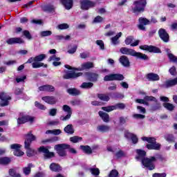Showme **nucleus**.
<instances>
[{"label":"nucleus","mask_w":177,"mask_h":177,"mask_svg":"<svg viewBox=\"0 0 177 177\" xmlns=\"http://www.w3.org/2000/svg\"><path fill=\"white\" fill-rule=\"evenodd\" d=\"M40 35L42 37H49V36L52 35V31H50V30L41 31L40 32Z\"/></svg>","instance_id":"603ef678"},{"label":"nucleus","mask_w":177,"mask_h":177,"mask_svg":"<svg viewBox=\"0 0 177 177\" xmlns=\"http://www.w3.org/2000/svg\"><path fill=\"white\" fill-rule=\"evenodd\" d=\"M95 65L93 62H87L82 64L81 66L76 68L77 71H84V70H91V68H93Z\"/></svg>","instance_id":"dca6fc26"},{"label":"nucleus","mask_w":177,"mask_h":177,"mask_svg":"<svg viewBox=\"0 0 177 177\" xmlns=\"http://www.w3.org/2000/svg\"><path fill=\"white\" fill-rule=\"evenodd\" d=\"M145 102H157V99L153 96H145L144 97Z\"/></svg>","instance_id":"5fc2aeb1"},{"label":"nucleus","mask_w":177,"mask_h":177,"mask_svg":"<svg viewBox=\"0 0 177 177\" xmlns=\"http://www.w3.org/2000/svg\"><path fill=\"white\" fill-rule=\"evenodd\" d=\"M164 138L165 139V140H167V142H169V143H173L174 142H175V137H174V135L172 134L166 133L164 136Z\"/></svg>","instance_id":"c9c22d12"},{"label":"nucleus","mask_w":177,"mask_h":177,"mask_svg":"<svg viewBox=\"0 0 177 177\" xmlns=\"http://www.w3.org/2000/svg\"><path fill=\"white\" fill-rule=\"evenodd\" d=\"M41 99L44 100V102H46V103H48V104H56L57 102V100L53 96H45Z\"/></svg>","instance_id":"412c9836"},{"label":"nucleus","mask_w":177,"mask_h":177,"mask_svg":"<svg viewBox=\"0 0 177 177\" xmlns=\"http://www.w3.org/2000/svg\"><path fill=\"white\" fill-rule=\"evenodd\" d=\"M34 122V118L29 115H24L23 113L19 114V117L17 119L18 125H21V124H26V122Z\"/></svg>","instance_id":"1a4fd4ad"},{"label":"nucleus","mask_w":177,"mask_h":177,"mask_svg":"<svg viewBox=\"0 0 177 177\" xmlns=\"http://www.w3.org/2000/svg\"><path fill=\"white\" fill-rule=\"evenodd\" d=\"M48 62H52L53 60L54 62H59L60 60V57H56V55H53L48 58Z\"/></svg>","instance_id":"69168bd1"},{"label":"nucleus","mask_w":177,"mask_h":177,"mask_svg":"<svg viewBox=\"0 0 177 177\" xmlns=\"http://www.w3.org/2000/svg\"><path fill=\"white\" fill-rule=\"evenodd\" d=\"M167 56H168L170 62H172L173 63H177V57L174 55V54L168 53Z\"/></svg>","instance_id":"09e8293b"},{"label":"nucleus","mask_w":177,"mask_h":177,"mask_svg":"<svg viewBox=\"0 0 177 177\" xmlns=\"http://www.w3.org/2000/svg\"><path fill=\"white\" fill-rule=\"evenodd\" d=\"M89 171L94 176H99V174H100V170L97 168H90Z\"/></svg>","instance_id":"a18cd8bd"},{"label":"nucleus","mask_w":177,"mask_h":177,"mask_svg":"<svg viewBox=\"0 0 177 177\" xmlns=\"http://www.w3.org/2000/svg\"><path fill=\"white\" fill-rule=\"evenodd\" d=\"M25 136L24 148L26 150L27 156L33 157L37 153L35 152V150L31 148V143L37 140V137L31 133V131L26 134Z\"/></svg>","instance_id":"f257e3e1"},{"label":"nucleus","mask_w":177,"mask_h":177,"mask_svg":"<svg viewBox=\"0 0 177 177\" xmlns=\"http://www.w3.org/2000/svg\"><path fill=\"white\" fill-rule=\"evenodd\" d=\"M114 106L115 107V110H117V109H120V110H124V109H125V104L124 103H118Z\"/></svg>","instance_id":"13d9d810"},{"label":"nucleus","mask_w":177,"mask_h":177,"mask_svg":"<svg viewBox=\"0 0 177 177\" xmlns=\"http://www.w3.org/2000/svg\"><path fill=\"white\" fill-rule=\"evenodd\" d=\"M142 140L148 142V143H150V145H151L153 143H156V139L155 138L142 137Z\"/></svg>","instance_id":"c03bdc74"},{"label":"nucleus","mask_w":177,"mask_h":177,"mask_svg":"<svg viewBox=\"0 0 177 177\" xmlns=\"http://www.w3.org/2000/svg\"><path fill=\"white\" fill-rule=\"evenodd\" d=\"M146 78L148 81H160V76L157 73H150L146 75Z\"/></svg>","instance_id":"aec40b11"},{"label":"nucleus","mask_w":177,"mask_h":177,"mask_svg":"<svg viewBox=\"0 0 177 177\" xmlns=\"http://www.w3.org/2000/svg\"><path fill=\"white\" fill-rule=\"evenodd\" d=\"M120 52L122 53V55H129L130 56H133L135 53V50L132 48H128L126 47H122L120 49Z\"/></svg>","instance_id":"4be33fe9"},{"label":"nucleus","mask_w":177,"mask_h":177,"mask_svg":"<svg viewBox=\"0 0 177 177\" xmlns=\"http://www.w3.org/2000/svg\"><path fill=\"white\" fill-rule=\"evenodd\" d=\"M50 169L53 172H60L62 171V167L57 163H51L50 165Z\"/></svg>","instance_id":"7c9ffc66"},{"label":"nucleus","mask_w":177,"mask_h":177,"mask_svg":"<svg viewBox=\"0 0 177 177\" xmlns=\"http://www.w3.org/2000/svg\"><path fill=\"white\" fill-rule=\"evenodd\" d=\"M39 153H44V158H52L55 157V153L49 151V149L44 146L38 148Z\"/></svg>","instance_id":"9b49d317"},{"label":"nucleus","mask_w":177,"mask_h":177,"mask_svg":"<svg viewBox=\"0 0 177 177\" xmlns=\"http://www.w3.org/2000/svg\"><path fill=\"white\" fill-rule=\"evenodd\" d=\"M140 49H142V50H148V52L151 53L153 52V53H161V50H160V48L153 46H140Z\"/></svg>","instance_id":"f8f14e48"},{"label":"nucleus","mask_w":177,"mask_h":177,"mask_svg":"<svg viewBox=\"0 0 177 177\" xmlns=\"http://www.w3.org/2000/svg\"><path fill=\"white\" fill-rule=\"evenodd\" d=\"M133 41V37L132 36H129L127 37L125 39L126 45H131V44H132Z\"/></svg>","instance_id":"bf43d9fd"},{"label":"nucleus","mask_w":177,"mask_h":177,"mask_svg":"<svg viewBox=\"0 0 177 177\" xmlns=\"http://www.w3.org/2000/svg\"><path fill=\"white\" fill-rule=\"evenodd\" d=\"M103 21V17L97 16L94 18L93 23H102Z\"/></svg>","instance_id":"e2e57ef3"},{"label":"nucleus","mask_w":177,"mask_h":177,"mask_svg":"<svg viewBox=\"0 0 177 177\" xmlns=\"http://www.w3.org/2000/svg\"><path fill=\"white\" fill-rule=\"evenodd\" d=\"M163 107H165V109L169 111H174V110H175V105L169 102L163 103Z\"/></svg>","instance_id":"f704fd0d"},{"label":"nucleus","mask_w":177,"mask_h":177,"mask_svg":"<svg viewBox=\"0 0 177 177\" xmlns=\"http://www.w3.org/2000/svg\"><path fill=\"white\" fill-rule=\"evenodd\" d=\"M80 149L83 150V151L86 153V154H92V149L88 145H81Z\"/></svg>","instance_id":"58836bf2"},{"label":"nucleus","mask_w":177,"mask_h":177,"mask_svg":"<svg viewBox=\"0 0 177 177\" xmlns=\"http://www.w3.org/2000/svg\"><path fill=\"white\" fill-rule=\"evenodd\" d=\"M95 44H97L98 46H100L102 50H104V43L102 40H97L95 41Z\"/></svg>","instance_id":"6e6d98bb"},{"label":"nucleus","mask_w":177,"mask_h":177,"mask_svg":"<svg viewBox=\"0 0 177 177\" xmlns=\"http://www.w3.org/2000/svg\"><path fill=\"white\" fill-rule=\"evenodd\" d=\"M31 168H32V164L30 163L28 167L23 168V171L25 175H30L31 174Z\"/></svg>","instance_id":"a19ab883"},{"label":"nucleus","mask_w":177,"mask_h":177,"mask_svg":"<svg viewBox=\"0 0 177 177\" xmlns=\"http://www.w3.org/2000/svg\"><path fill=\"white\" fill-rule=\"evenodd\" d=\"M14 155L17 156V157H21V156H24V152L21 151V150H15Z\"/></svg>","instance_id":"052dcab7"},{"label":"nucleus","mask_w":177,"mask_h":177,"mask_svg":"<svg viewBox=\"0 0 177 177\" xmlns=\"http://www.w3.org/2000/svg\"><path fill=\"white\" fill-rule=\"evenodd\" d=\"M167 176V174L165 173H155L153 174V177H166Z\"/></svg>","instance_id":"774afa93"},{"label":"nucleus","mask_w":177,"mask_h":177,"mask_svg":"<svg viewBox=\"0 0 177 177\" xmlns=\"http://www.w3.org/2000/svg\"><path fill=\"white\" fill-rule=\"evenodd\" d=\"M67 149H70V145L68 144H58L55 145L54 149L59 157H66L67 156Z\"/></svg>","instance_id":"20e7f679"},{"label":"nucleus","mask_w":177,"mask_h":177,"mask_svg":"<svg viewBox=\"0 0 177 177\" xmlns=\"http://www.w3.org/2000/svg\"><path fill=\"white\" fill-rule=\"evenodd\" d=\"M121 35H122V32H120L118 35H116L115 37L111 38V42L113 45H117V44H119L118 39L121 38Z\"/></svg>","instance_id":"e433bc0d"},{"label":"nucleus","mask_w":177,"mask_h":177,"mask_svg":"<svg viewBox=\"0 0 177 177\" xmlns=\"http://www.w3.org/2000/svg\"><path fill=\"white\" fill-rule=\"evenodd\" d=\"M70 140L72 142V143H78V142H81V140H82V138L75 136L73 137H71Z\"/></svg>","instance_id":"49530a36"},{"label":"nucleus","mask_w":177,"mask_h":177,"mask_svg":"<svg viewBox=\"0 0 177 177\" xmlns=\"http://www.w3.org/2000/svg\"><path fill=\"white\" fill-rule=\"evenodd\" d=\"M80 88H82V89H91V88H93V83L83 82L80 86Z\"/></svg>","instance_id":"ea45409f"},{"label":"nucleus","mask_w":177,"mask_h":177,"mask_svg":"<svg viewBox=\"0 0 177 177\" xmlns=\"http://www.w3.org/2000/svg\"><path fill=\"white\" fill-rule=\"evenodd\" d=\"M39 90L42 92H55V86L52 85H44L39 87Z\"/></svg>","instance_id":"5701e85b"},{"label":"nucleus","mask_w":177,"mask_h":177,"mask_svg":"<svg viewBox=\"0 0 177 177\" xmlns=\"http://www.w3.org/2000/svg\"><path fill=\"white\" fill-rule=\"evenodd\" d=\"M43 10H44V12H55V6H52V5H48V6H45L44 7H43Z\"/></svg>","instance_id":"37998d69"},{"label":"nucleus","mask_w":177,"mask_h":177,"mask_svg":"<svg viewBox=\"0 0 177 177\" xmlns=\"http://www.w3.org/2000/svg\"><path fill=\"white\" fill-rule=\"evenodd\" d=\"M119 62L124 67H129L131 66L129 58L125 55H122L119 59Z\"/></svg>","instance_id":"6ab92c4d"},{"label":"nucleus","mask_w":177,"mask_h":177,"mask_svg":"<svg viewBox=\"0 0 177 177\" xmlns=\"http://www.w3.org/2000/svg\"><path fill=\"white\" fill-rule=\"evenodd\" d=\"M97 97L103 102H109L110 100V97L106 94H97Z\"/></svg>","instance_id":"79ce46f5"},{"label":"nucleus","mask_w":177,"mask_h":177,"mask_svg":"<svg viewBox=\"0 0 177 177\" xmlns=\"http://www.w3.org/2000/svg\"><path fill=\"white\" fill-rule=\"evenodd\" d=\"M175 85H177V77L172 80H169L165 83V86L166 88H171V86H175Z\"/></svg>","instance_id":"bb28decb"},{"label":"nucleus","mask_w":177,"mask_h":177,"mask_svg":"<svg viewBox=\"0 0 177 177\" xmlns=\"http://www.w3.org/2000/svg\"><path fill=\"white\" fill-rule=\"evenodd\" d=\"M80 56L81 59H86V58L89 57L90 54H89V53H80Z\"/></svg>","instance_id":"338daca9"},{"label":"nucleus","mask_w":177,"mask_h":177,"mask_svg":"<svg viewBox=\"0 0 177 177\" xmlns=\"http://www.w3.org/2000/svg\"><path fill=\"white\" fill-rule=\"evenodd\" d=\"M64 80H75V78H78V77H81L82 75V73H75L74 71H64Z\"/></svg>","instance_id":"39448f33"},{"label":"nucleus","mask_w":177,"mask_h":177,"mask_svg":"<svg viewBox=\"0 0 177 177\" xmlns=\"http://www.w3.org/2000/svg\"><path fill=\"white\" fill-rule=\"evenodd\" d=\"M147 148H148L149 150H160V149H161V144L157 143V142L155 141V142L152 144L147 145Z\"/></svg>","instance_id":"b1692460"},{"label":"nucleus","mask_w":177,"mask_h":177,"mask_svg":"<svg viewBox=\"0 0 177 177\" xmlns=\"http://www.w3.org/2000/svg\"><path fill=\"white\" fill-rule=\"evenodd\" d=\"M138 21L139 24L138 25V27L139 30H141L142 31H145V30H146V27H145V26L150 24V21L143 17L139 18Z\"/></svg>","instance_id":"2eb2a0df"},{"label":"nucleus","mask_w":177,"mask_h":177,"mask_svg":"<svg viewBox=\"0 0 177 177\" xmlns=\"http://www.w3.org/2000/svg\"><path fill=\"white\" fill-rule=\"evenodd\" d=\"M102 110H104V111H106L107 113H110V111H113V110H115V106H103L102 107Z\"/></svg>","instance_id":"de8ad7c7"},{"label":"nucleus","mask_w":177,"mask_h":177,"mask_svg":"<svg viewBox=\"0 0 177 177\" xmlns=\"http://www.w3.org/2000/svg\"><path fill=\"white\" fill-rule=\"evenodd\" d=\"M136 153H138V156L136 157L137 160H141L145 158V156H146V151L142 149H137Z\"/></svg>","instance_id":"4c0bfd02"},{"label":"nucleus","mask_w":177,"mask_h":177,"mask_svg":"<svg viewBox=\"0 0 177 177\" xmlns=\"http://www.w3.org/2000/svg\"><path fill=\"white\" fill-rule=\"evenodd\" d=\"M86 75L88 77V80L93 82H96V81H97V78H99V75L97 73H86Z\"/></svg>","instance_id":"2f4dec72"},{"label":"nucleus","mask_w":177,"mask_h":177,"mask_svg":"<svg viewBox=\"0 0 177 177\" xmlns=\"http://www.w3.org/2000/svg\"><path fill=\"white\" fill-rule=\"evenodd\" d=\"M0 99L1 100L0 106H1V107H4V106L9 105V102L8 100H10L12 98L9 95H6V93H1L0 94Z\"/></svg>","instance_id":"4468645a"},{"label":"nucleus","mask_w":177,"mask_h":177,"mask_svg":"<svg viewBox=\"0 0 177 177\" xmlns=\"http://www.w3.org/2000/svg\"><path fill=\"white\" fill-rule=\"evenodd\" d=\"M97 130L98 132H102V133H104V132H109L110 131V126L109 125H100L97 127Z\"/></svg>","instance_id":"c756f323"},{"label":"nucleus","mask_w":177,"mask_h":177,"mask_svg":"<svg viewBox=\"0 0 177 177\" xmlns=\"http://www.w3.org/2000/svg\"><path fill=\"white\" fill-rule=\"evenodd\" d=\"M98 114L100 117H101L102 120H103L104 122H109V121H110V116L108 113L100 111L98 112Z\"/></svg>","instance_id":"c85d7f7f"},{"label":"nucleus","mask_w":177,"mask_h":177,"mask_svg":"<svg viewBox=\"0 0 177 177\" xmlns=\"http://www.w3.org/2000/svg\"><path fill=\"white\" fill-rule=\"evenodd\" d=\"M147 2L146 0H138L134 2L135 7L133 8L134 13L136 12H144L145 6H146Z\"/></svg>","instance_id":"423d86ee"},{"label":"nucleus","mask_w":177,"mask_h":177,"mask_svg":"<svg viewBox=\"0 0 177 177\" xmlns=\"http://www.w3.org/2000/svg\"><path fill=\"white\" fill-rule=\"evenodd\" d=\"M158 35L160 39L163 41V42H169V35L168 34V32H167V30H165V29L160 28L158 30Z\"/></svg>","instance_id":"ddd939ff"},{"label":"nucleus","mask_w":177,"mask_h":177,"mask_svg":"<svg viewBox=\"0 0 177 177\" xmlns=\"http://www.w3.org/2000/svg\"><path fill=\"white\" fill-rule=\"evenodd\" d=\"M66 91L67 93L71 95V96H78V95H81V91L75 88H68Z\"/></svg>","instance_id":"cd10ccee"},{"label":"nucleus","mask_w":177,"mask_h":177,"mask_svg":"<svg viewBox=\"0 0 177 177\" xmlns=\"http://www.w3.org/2000/svg\"><path fill=\"white\" fill-rule=\"evenodd\" d=\"M23 34L26 38L28 39H32V37L31 36V34L30 33V31L28 30H24Z\"/></svg>","instance_id":"4d7b16f0"},{"label":"nucleus","mask_w":177,"mask_h":177,"mask_svg":"<svg viewBox=\"0 0 177 177\" xmlns=\"http://www.w3.org/2000/svg\"><path fill=\"white\" fill-rule=\"evenodd\" d=\"M12 162V159L9 157L0 158V165H9V163Z\"/></svg>","instance_id":"473e14b6"},{"label":"nucleus","mask_w":177,"mask_h":177,"mask_svg":"<svg viewBox=\"0 0 177 177\" xmlns=\"http://www.w3.org/2000/svg\"><path fill=\"white\" fill-rule=\"evenodd\" d=\"M62 109L64 110V111H65V113H67V115L65 116H60L59 120H61V121H67L70 120V118H71V114H73L71 107H70L68 105H64L62 106Z\"/></svg>","instance_id":"9d476101"},{"label":"nucleus","mask_w":177,"mask_h":177,"mask_svg":"<svg viewBox=\"0 0 177 177\" xmlns=\"http://www.w3.org/2000/svg\"><path fill=\"white\" fill-rule=\"evenodd\" d=\"M46 59V55L41 54L35 57H31L28 59L26 63L31 64L32 68H39L41 67H44L46 68L48 67V64H44L41 62Z\"/></svg>","instance_id":"f03ea898"},{"label":"nucleus","mask_w":177,"mask_h":177,"mask_svg":"<svg viewBox=\"0 0 177 177\" xmlns=\"http://www.w3.org/2000/svg\"><path fill=\"white\" fill-rule=\"evenodd\" d=\"M8 45H15V44H24V40L21 37H11L6 40Z\"/></svg>","instance_id":"a211bd4d"},{"label":"nucleus","mask_w":177,"mask_h":177,"mask_svg":"<svg viewBox=\"0 0 177 177\" xmlns=\"http://www.w3.org/2000/svg\"><path fill=\"white\" fill-rule=\"evenodd\" d=\"M133 56H134V57H136V59H140V60H149V57L142 53H138L136 51H134V54Z\"/></svg>","instance_id":"a878e982"},{"label":"nucleus","mask_w":177,"mask_h":177,"mask_svg":"<svg viewBox=\"0 0 177 177\" xmlns=\"http://www.w3.org/2000/svg\"><path fill=\"white\" fill-rule=\"evenodd\" d=\"M124 78V75L120 73L110 74L104 76V81H122Z\"/></svg>","instance_id":"6e6552de"},{"label":"nucleus","mask_w":177,"mask_h":177,"mask_svg":"<svg viewBox=\"0 0 177 177\" xmlns=\"http://www.w3.org/2000/svg\"><path fill=\"white\" fill-rule=\"evenodd\" d=\"M35 106L37 107V109H39L40 110H46V106H45V105L37 101L35 102Z\"/></svg>","instance_id":"864d4df0"},{"label":"nucleus","mask_w":177,"mask_h":177,"mask_svg":"<svg viewBox=\"0 0 177 177\" xmlns=\"http://www.w3.org/2000/svg\"><path fill=\"white\" fill-rule=\"evenodd\" d=\"M124 137H126L127 139H131V140L132 141V143L133 145H136V143H138V142L139 140L138 139V136H136V135H135L128 131H124Z\"/></svg>","instance_id":"f3484780"},{"label":"nucleus","mask_w":177,"mask_h":177,"mask_svg":"<svg viewBox=\"0 0 177 177\" xmlns=\"http://www.w3.org/2000/svg\"><path fill=\"white\" fill-rule=\"evenodd\" d=\"M64 132L66 133H68L69 135H73L74 133V127H73V124H68L64 129Z\"/></svg>","instance_id":"72a5a7b5"},{"label":"nucleus","mask_w":177,"mask_h":177,"mask_svg":"<svg viewBox=\"0 0 177 177\" xmlns=\"http://www.w3.org/2000/svg\"><path fill=\"white\" fill-rule=\"evenodd\" d=\"M80 8L82 10H88L90 8H95L96 3L90 0H80Z\"/></svg>","instance_id":"0eeeda50"},{"label":"nucleus","mask_w":177,"mask_h":177,"mask_svg":"<svg viewBox=\"0 0 177 177\" xmlns=\"http://www.w3.org/2000/svg\"><path fill=\"white\" fill-rule=\"evenodd\" d=\"M161 109V104L156 103L155 105H152L151 106V110L152 111H157V110H160Z\"/></svg>","instance_id":"3c124183"},{"label":"nucleus","mask_w":177,"mask_h":177,"mask_svg":"<svg viewBox=\"0 0 177 177\" xmlns=\"http://www.w3.org/2000/svg\"><path fill=\"white\" fill-rule=\"evenodd\" d=\"M21 147V145L19 144H12L10 145V149L12 150H19Z\"/></svg>","instance_id":"680f3d73"},{"label":"nucleus","mask_w":177,"mask_h":177,"mask_svg":"<svg viewBox=\"0 0 177 177\" xmlns=\"http://www.w3.org/2000/svg\"><path fill=\"white\" fill-rule=\"evenodd\" d=\"M69 27L70 26L67 24H61L57 26V28H58V30H67Z\"/></svg>","instance_id":"8fccbe9b"},{"label":"nucleus","mask_w":177,"mask_h":177,"mask_svg":"<svg viewBox=\"0 0 177 177\" xmlns=\"http://www.w3.org/2000/svg\"><path fill=\"white\" fill-rule=\"evenodd\" d=\"M157 158H161V156L158 155L156 158L154 156H151V158H144L142 159L141 162L145 168H148L149 171H153L156 167L153 162H156L157 161Z\"/></svg>","instance_id":"7ed1b4c3"},{"label":"nucleus","mask_w":177,"mask_h":177,"mask_svg":"<svg viewBox=\"0 0 177 177\" xmlns=\"http://www.w3.org/2000/svg\"><path fill=\"white\" fill-rule=\"evenodd\" d=\"M61 2L67 10H70L73 8V0H61Z\"/></svg>","instance_id":"393cba45"},{"label":"nucleus","mask_w":177,"mask_h":177,"mask_svg":"<svg viewBox=\"0 0 177 177\" xmlns=\"http://www.w3.org/2000/svg\"><path fill=\"white\" fill-rule=\"evenodd\" d=\"M118 171L115 169L112 170L109 174V177H118Z\"/></svg>","instance_id":"0e129e2a"}]
</instances>
